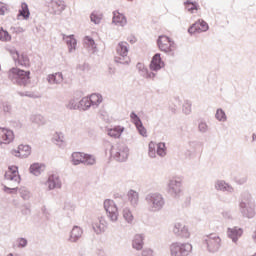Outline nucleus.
<instances>
[{"instance_id":"obj_1","label":"nucleus","mask_w":256,"mask_h":256,"mask_svg":"<svg viewBox=\"0 0 256 256\" xmlns=\"http://www.w3.org/2000/svg\"><path fill=\"white\" fill-rule=\"evenodd\" d=\"M255 207V200L253 199V196H251L249 192H244L239 203V209L242 217L245 219H254L256 215Z\"/></svg>"},{"instance_id":"obj_2","label":"nucleus","mask_w":256,"mask_h":256,"mask_svg":"<svg viewBox=\"0 0 256 256\" xmlns=\"http://www.w3.org/2000/svg\"><path fill=\"white\" fill-rule=\"evenodd\" d=\"M156 43L158 49L163 53H166L168 57H175V50L177 49V46L175 45V41H173L169 36H158Z\"/></svg>"},{"instance_id":"obj_3","label":"nucleus","mask_w":256,"mask_h":256,"mask_svg":"<svg viewBox=\"0 0 256 256\" xmlns=\"http://www.w3.org/2000/svg\"><path fill=\"white\" fill-rule=\"evenodd\" d=\"M9 79H14L18 85H29L31 83V71L21 70L19 68H12L8 72Z\"/></svg>"},{"instance_id":"obj_4","label":"nucleus","mask_w":256,"mask_h":256,"mask_svg":"<svg viewBox=\"0 0 256 256\" xmlns=\"http://www.w3.org/2000/svg\"><path fill=\"white\" fill-rule=\"evenodd\" d=\"M146 203L148 205V211L157 213V211H161L165 206V199L161 194H148L146 196Z\"/></svg>"},{"instance_id":"obj_5","label":"nucleus","mask_w":256,"mask_h":256,"mask_svg":"<svg viewBox=\"0 0 256 256\" xmlns=\"http://www.w3.org/2000/svg\"><path fill=\"white\" fill-rule=\"evenodd\" d=\"M193 251V246L190 243L176 242L170 245V252L172 256H189Z\"/></svg>"},{"instance_id":"obj_6","label":"nucleus","mask_w":256,"mask_h":256,"mask_svg":"<svg viewBox=\"0 0 256 256\" xmlns=\"http://www.w3.org/2000/svg\"><path fill=\"white\" fill-rule=\"evenodd\" d=\"M204 245H206L209 253H217L221 248V238L217 234H209L204 239Z\"/></svg>"},{"instance_id":"obj_7","label":"nucleus","mask_w":256,"mask_h":256,"mask_svg":"<svg viewBox=\"0 0 256 256\" xmlns=\"http://www.w3.org/2000/svg\"><path fill=\"white\" fill-rule=\"evenodd\" d=\"M103 205L108 219H110V221H117V219H119V208H117L115 201L106 199Z\"/></svg>"},{"instance_id":"obj_8","label":"nucleus","mask_w":256,"mask_h":256,"mask_svg":"<svg viewBox=\"0 0 256 256\" xmlns=\"http://www.w3.org/2000/svg\"><path fill=\"white\" fill-rule=\"evenodd\" d=\"M130 121L131 123H133L141 137H147V128H145V126L143 125V121L141 120V117H139V115H137L135 111H132L130 113Z\"/></svg>"},{"instance_id":"obj_9","label":"nucleus","mask_w":256,"mask_h":256,"mask_svg":"<svg viewBox=\"0 0 256 256\" xmlns=\"http://www.w3.org/2000/svg\"><path fill=\"white\" fill-rule=\"evenodd\" d=\"M168 193L171 197L179 199L181 197V181L179 180H170L168 183Z\"/></svg>"},{"instance_id":"obj_10","label":"nucleus","mask_w":256,"mask_h":256,"mask_svg":"<svg viewBox=\"0 0 256 256\" xmlns=\"http://www.w3.org/2000/svg\"><path fill=\"white\" fill-rule=\"evenodd\" d=\"M206 31H209V24H207V22L204 20H199L188 28V33L190 35L195 33H205Z\"/></svg>"},{"instance_id":"obj_11","label":"nucleus","mask_w":256,"mask_h":256,"mask_svg":"<svg viewBox=\"0 0 256 256\" xmlns=\"http://www.w3.org/2000/svg\"><path fill=\"white\" fill-rule=\"evenodd\" d=\"M163 67H165V62L163 61V58H161V53L154 54L149 64L150 71H161Z\"/></svg>"},{"instance_id":"obj_12","label":"nucleus","mask_w":256,"mask_h":256,"mask_svg":"<svg viewBox=\"0 0 256 256\" xmlns=\"http://www.w3.org/2000/svg\"><path fill=\"white\" fill-rule=\"evenodd\" d=\"M5 179L8 181H14L16 185L21 183V176H19V168L17 166H9L5 173Z\"/></svg>"},{"instance_id":"obj_13","label":"nucleus","mask_w":256,"mask_h":256,"mask_svg":"<svg viewBox=\"0 0 256 256\" xmlns=\"http://www.w3.org/2000/svg\"><path fill=\"white\" fill-rule=\"evenodd\" d=\"M105 227H107V220H105V217L103 216L97 218L92 223V229L97 233V235L105 233Z\"/></svg>"},{"instance_id":"obj_14","label":"nucleus","mask_w":256,"mask_h":256,"mask_svg":"<svg viewBox=\"0 0 256 256\" xmlns=\"http://www.w3.org/2000/svg\"><path fill=\"white\" fill-rule=\"evenodd\" d=\"M13 139H15V134L12 130L7 128H0V143L8 145V143H11Z\"/></svg>"},{"instance_id":"obj_15","label":"nucleus","mask_w":256,"mask_h":256,"mask_svg":"<svg viewBox=\"0 0 256 256\" xmlns=\"http://www.w3.org/2000/svg\"><path fill=\"white\" fill-rule=\"evenodd\" d=\"M227 235L229 239L232 240V243H237L240 237H243V228H239L237 226H234L233 228H228Z\"/></svg>"},{"instance_id":"obj_16","label":"nucleus","mask_w":256,"mask_h":256,"mask_svg":"<svg viewBox=\"0 0 256 256\" xmlns=\"http://www.w3.org/2000/svg\"><path fill=\"white\" fill-rule=\"evenodd\" d=\"M136 69H138L141 77H144L145 79H155V77L157 76L156 73L149 71V68L141 62L137 63Z\"/></svg>"},{"instance_id":"obj_17","label":"nucleus","mask_w":256,"mask_h":256,"mask_svg":"<svg viewBox=\"0 0 256 256\" xmlns=\"http://www.w3.org/2000/svg\"><path fill=\"white\" fill-rule=\"evenodd\" d=\"M13 155H15V157H21V158H25V157H29V155H31V146L29 145H19L17 150H13L12 151Z\"/></svg>"},{"instance_id":"obj_18","label":"nucleus","mask_w":256,"mask_h":256,"mask_svg":"<svg viewBox=\"0 0 256 256\" xmlns=\"http://www.w3.org/2000/svg\"><path fill=\"white\" fill-rule=\"evenodd\" d=\"M50 13H61L65 10V4L61 0H52L49 4Z\"/></svg>"},{"instance_id":"obj_19","label":"nucleus","mask_w":256,"mask_h":256,"mask_svg":"<svg viewBox=\"0 0 256 256\" xmlns=\"http://www.w3.org/2000/svg\"><path fill=\"white\" fill-rule=\"evenodd\" d=\"M145 235L136 234L132 240V248L136 251H142L143 245H145Z\"/></svg>"},{"instance_id":"obj_20","label":"nucleus","mask_w":256,"mask_h":256,"mask_svg":"<svg viewBox=\"0 0 256 256\" xmlns=\"http://www.w3.org/2000/svg\"><path fill=\"white\" fill-rule=\"evenodd\" d=\"M173 233H175L177 237H183L185 239L189 237V229H187L186 226L181 223L175 224Z\"/></svg>"},{"instance_id":"obj_21","label":"nucleus","mask_w":256,"mask_h":256,"mask_svg":"<svg viewBox=\"0 0 256 256\" xmlns=\"http://www.w3.org/2000/svg\"><path fill=\"white\" fill-rule=\"evenodd\" d=\"M111 157L116 159V161H120L121 163H123V161H127L129 154L125 150L117 151V149L112 148L111 149Z\"/></svg>"},{"instance_id":"obj_22","label":"nucleus","mask_w":256,"mask_h":256,"mask_svg":"<svg viewBox=\"0 0 256 256\" xmlns=\"http://www.w3.org/2000/svg\"><path fill=\"white\" fill-rule=\"evenodd\" d=\"M46 185H48L49 189H59L61 188V180L57 174H52L49 176Z\"/></svg>"},{"instance_id":"obj_23","label":"nucleus","mask_w":256,"mask_h":256,"mask_svg":"<svg viewBox=\"0 0 256 256\" xmlns=\"http://www.w3.org/2000/svg\"><path fill=\"white\" fill-rule=\"evenodd\" d=\"M215 189L216 191H223L227 193H233L234 191L233 187L223 180H218L215 182Z\"/></svg>"},{"instance_id":"obj_24","label":"nucleus","mask_w":256,"mask_h":256,"mask_svg":"<svg viewBox=\"0 0 256 256\" xmlns=\"http://www.w3.org/2000/svg\"><path fill=\"white\" fill-rule=\"evenodd\" d=\"M184 7L188 11V13H195V11H199V9H201V6H199V3L197 1L191 0H186L184 2Z\"/></svg>"},{"instance_id":"obj_25","label":"nucleus","mask_w":256,"mask_h":256,"mask_svg":"<svg viewBox=\"0 0 256 256\" xmlns=\"http://www.w3.org/2000/svg\"><path fill=\"white\" fill-rule=\"evenodd\" d=\"M113 23L123 27V25H127V18H125V15L121 14L120 12L115 11L113 16Z\"/></svg>"},{"instance_id":"obj_26","label":"nucleus","mask_w":256,"mask_h":256,"mask_svg":"<svg viewBox=\"0 0 256 256\" xmlns=\"http://www.w3.org/2000/svg\"><path fill=\"white\" fill-rule=\"evenodd\" d=\"M72 163L74 165H80V163H85V153L74 152L72 154Z\"/></svg>"},{"instance_id":"obj_27","label":"nucleus","mask_w":256,"mask_h":256,"mask_svg":"<svg viewBox=\"0 0 256 256\" xmlns=\"http://www.w3.org/2000/svg\"><path fill=\"white\" fill-rule=\"evenodd\" d=\"M129 201L132 207H137L139 205V192L130 189L129 190Z\"/></svg>"},{"instance_id":"obj_28","label":"nucleus","mask_w":256,"mask_h":256,"mask_svg":"<svg viewBox=\"0 0 256 256\" xmlns=\"http://www.w3.org/2000/svg\"><path fill=\"white\" fill-rule=\"evenodd\" d=\"M16 56H17L19 65H21L22 67H30L31 61L29 60V57L26 54L16 53Z\"/></svg>"},{"instance_id":"obj_29","label":"nucleus","mask_w":256,"mask_h":256,"mask_svg":"<svg viewBox=\"0 0 256 256\" xmlns=\"http://www.w3.org/2000/svg\"><path fill=\"white\" fill-rule=\"evenodd\" d=\"M124 128L121 126H116L108 130L109 137H113L114 139H119L121 137V133H123Z\"/></svg>"},{"instance_id":"obj_30","label":"nucleus","mask_w":256,"mask_h":256,"mask_svg":"<svg viewBox=\"0 0 256 256\" xmlns=\"http://www.w3.org/2000/svg\"><path fill=\"white\" fill-rule=\"evenodd\" d=\"M84 45L87 47V49H90V51H93L95 53V50L97 49V44H95V40L93 38L86 36L84 37Z\"/></svg>"},{"instance_id":"obj_31","label":"nucleus","mask_w":256,"mask_h":256,"mask_svg":"<svg viewBox=\"0 0 256 256\" xmlns=\"http://www.w3.org/2000/svg\"><path fill=\"white\" fill-rule=\"evenodd\" d=\"M83 235V230L79 226H75L70 234L71 241H77Z\"/></svg>"},{"instance_id":"obj_32","label":"nucleus","mask_w":256,"mask_h":256,"mask_svg":"<svg viewBox=\"0 0 256 256\" xmlns=\"http://www.w3.org/2000/svg\"><path fill=\"white\" fill-rule=\"evenodd\" d=\"M127 45H128L127 42H121L118 45L117 53H118V55H120V57H127L128 53H129Z\"/></svg>"},{"instance_id":"obj_33","label":"nucleus","mask_w":256,"mask_h":256,"mask_svg":"<svg viewBox=\"0 0 256 256\" xmlns=\"http://www.w3.org/2000/svg\"><path fill=\"white\" fill-rule=\"evenodd\" d=\"M44 169L45 166L35 163L30 166V173H32V175H41V172L44 171Z\"/></svg>"},{"instance_id":"obj_34","label":"nucleus","mask_w":256,"mask_h":256,"mask_svg":"<svg viewBox=\"0 0 256 256\" xmlns=\"http://www.w3.org/2000/svg\"><path fill=\"white\" fill-rule=\"evenodd\" d=\"M91 100L89 97H84L81 99V101L79 102V109H82V111H87V109H89V107H91Z\"/></svg>"},{"instance_id":"obj_35","label":"nucleus","mask_w":256,"mask_h":256,"mask_svg":"<svg viewBox=\"0 0 256 256\" xmlns=\"http://www.w3.org/2000/svg\"><path fill=\"white\" fill-rule=\"evenodd\" d=\"M215 117L217 121H220L222 123H225V121H227V114L225 113V110L222 108H218L216 110Z\"/></svg>"},{"instance_id":"obj_36","label":"nucleus","mask_w":256,"mask_h":256,"mask_svg":"<svg viewBox=\"0 0 256 256\" xmlns=\"http://www.w3.org/2000/svg\"><path fill=\"white\" fill-rule=\"evenodd\" d=\"M91 105H99L103 103V96L101 94H92L88 97Z\"/></svg>"},{"instance_id":"obj_37","label":"nucleus","mask_w":256,"mask_h":256,"mask_svg":"<svg viewBox=\"0 0 256 256\" xmlns=\"http://www.w3.org/2000/svg\"><path fill=\"white\" fill-rule=\"evenodd\" d=\"M156 153L159 155V157H165V155H167V147L165 146V142H160L157 144Z\"/></svg>"},{"instance_id":"obj_38","label":"nucleus","mask_w":256,"mask_h":256,"mask_svg":"<svg viewBox=\"0 0 256 256\" xmlns=\"http://www.w3.org/2000/svg\"><path fill=\"white\" fill-rule=\"evenodd\" d=\"M19 15L24 19H29V6L26 3L21 4V9L19 10Z\"/></svg>"},{"instance_id":"obj_39","label":"nucleus","mask_w":256,"mask_h":256,"mask_svg":"<svg viewBox=\"0 0 256 256\" xmlns=\"http://www.w3.org/2000/svg\"><path fill=\"white\" fill-rule=\"evenodd\" d=\"M63 81V74L62 73H56L49 76V82L50 83H61Z\"/></svg>"},{"instance_id":"obj_40","label":"nucleus","mask_w":256,"mask_h":256,"mask_svg":"<svg viewBox=\"0 0 256 256\" xmlns=\"http://www.w3.org/2000/svg\"><path fill=\"white\" fill-rule=\"evenodd\" d=\"M90 19H91L92 23L99 25V23H101V20L103 19V14H101L99 12H93L90 16Z\"/></svg>"},{"instance_id":"obj_41","label":"nucleus","mask_w":256,"mask_h":256,"mask_svg":"<svg viewBox=\"0 0 256 256\" xmlns=\"http://www.w3.org/2000/svg\"><path fill=\"white\" fill-rule=\"evenodd\" d=\"M155 142L151 141L148 145V155L149 157H151L152 159H155V157L157 156V151L155 150Z\"/></svg>"},{"instance_id":"obj_42","label":"nucleus","mask_w":256,"mask_h":256,"mask_svg":"<svg viewBox=\"0 0 256 256\" xmlns=\"http://www.w3.org/2000/svg\"><path fill=\"white\" fill-rule=\"evenodd\" d=\"M66 42L70 51L72 49H75V47H77V40L73 36L66 37Z\"/></svg>"},{"instance_id":"obj_43","label":"nucleus","mask_w":256,"mask_h":256,"mask_svg":"<svg viewBox=\"0 0 256 256\" xmlns=\"http://www.w3.org/2000/svg\"><path fill=\"white\" fill-rule=\"evenodd\" d=\"M0 41H11V34H9V32L3 28H0Z\"/></svg>"},{"instance_id":"obj_44","label":"nucleus","mask_w":256,"mask_h":256,"mask_svg":"<svg viewBox=\"0 0 256 256\" xmlns=\"http://www.w3.org/2000/svg\"><path fill=\"white\" fill-rule=\"evenodd\" d=\"M198 131H200V133H207V131H209V126L207 125V123L205 121L199 122Z\"/></svg>"},{"instance_id":"obj_45","label":"nucleus","mask_w":256,"mask_h":256,"mask_svg":"<svg viewBox=\"0 0 256 256\" xmlns=\"http://www.w3.org/2000/svg\"><path fill=\"white\" fill-rule=\"evenodd\" d=\"M95 162L96 160L94 156L85 154V160L83 163H86V165H95Z\"/></svg>"},{"instance_id":"obj_46","label":"nucleus","mask_w":256,"mask_h":256,"mask_svg":"<svg viewBox=\"0 0 256 256\" xmlns=\"http://www.w3.org/2000/svg\"><path fill=\"white\" fill-rule=\"evenodd\" d=\"M154 253L151 248H142L141 256H155Z\"/></svg>"},{"instance_id":"obj_47","label":"nucleus","mask_w":256,"mask_h":256,"mask_svg":"<svg viewBox=\"0 0 256 256\" xmlns=\"http://www.w3.org/2000/svg\"><path fill=\"white\" fill-rule=\"evenodd\" d=\"M183 113H185V115H189L191 113V104L189 101H187L184 105H183V109H182Z\"/></svg>"},{"instance_id":"obj_48","label":"nucleus","mask_w":256,"mask_h":256,"mask_svg":"<svg viewBox=\"0 0 256 256\" xmlns=\"http://www.w3.org/2000/svg\"><path fill=\"white\" fill-rule=\"evenodd\" d=\"M5 193H17V186L7 187L4 186Z\"/></svg>"},{"instance_id":"obj_49","label":"nucleus","mask_w":256,"mask_h":256,"mask_svg":"<svg viewBox=\"0 0 256 256\" xmlns=\"http://www.w3.org/2000/svg\"><path fill=\"white\" fill-rule=\"evenodd\" d=\"M54 139L55 141H60L63 143V141H65V135H63V133H57Z\"/></svg>"},{"instance_id":"obj_50","label":"nucleus","mask_w":256,"mask_h":256,"mask_svg":"<svg viewBox=\"0 0 256 256\" xmlns=\"http://www.w3.org/2000/svg\"><path fill=\"white\" fill-rule=\"evenodd\" d=\"M5 13H7V6L0 2V15H4Z\"/></svg>"},{"instance_id":"obj_51","label":"nucleus","mask_w":256,"mask_h":256,"mask_svg":"<svg viewBox=\"0 0 256 256\" xmlns=\"http://www.w3.org/2000/svg\"><path fill=\"white\" fill-rule=\"evenodd\" d=\"M222 216L224 219H233V216L231 215V211H223Z\"/></svg>"},{"instance_id":"obj_52","label":"nucleus","mask_w":256,"mask_h":256,"mask_svg":"<svg viewBox=\"0 0 256 256\" xmlns=\"http://www.w3.org/2000/svg\"><path fill=\"white\" fill-rule=\"evenodd\" d=\"M189 146L192 147L193 149H197L199 142L198 141H190Z\"/></svg>"},{"instance_id":"obj_53","label":"nucleus","mask_w":256,"mask_h":256,"mask_svg":"<svg viewBox=\"0 0 256 256\" xmlns=\"http://www.w3.org/2000/svg\"><path fill=\"white\" fill-rule=\"evenodd\" d=\"M27 245V240L21 238L19 239V247H25Z\"/></svg>"},{"instance_id":"obj_54","label":"nucleus","mask_w":256,"mask_h":256,"mask_svg":"<svg viewBox=\"0 0 256 256\" xmlns=\"http://www.w3.org/2000/svg\"><path fill=\"white\" fill-rule=\"evenodd\" d=\"M129 43H131V45L137 43V38L134 35H131L129 38Z\"/></svg>"},{"instance_id":"obj_55","label":"nucleus","mask_w":256,"mask_h":256,"mask_svg":"<svg viewBox=\"0 0 256 256\" xmlns=\"http://www.w3.org/2000/svg\"><path fill=\"white\" fill-rule=\"evenodd\" d=\"M189 205H191V197L186 198L183 207H189Z\"/></svg>"},{"instance_id":"obj_56","label":"nucleus","mask_w":256,"mask_h":256,"mask_svg":"<svg viewBox=\"0 0 256 256\" xmlns=\"http://www.w3.org/2000/svg\"><path fill=\"white\" fill-rule=\"evenodd\" d=\"M4 111H5L6 113H9V111H11V106L8 105V104H5V105H4Z\"/></svg>"},{"instance_id":"obj_57","label":"nucleus","mask_w":256,"mask_h":256,"mask_svg":"<svg viewBox=\"0 0 256 256\" xmlns=\"http://www.w3.org/2000/svg\"><path fill=\"white\" fill-rule=\"evenodd\" d=\"M38 119H43V117H42V116H35V117L33 118V121H34L35 123H39V121H37Z\"/></svg>"},{"instance_id":"obj_58","label":"nucleus","mask_w":256,"mask_h":256,"mask_svg":"<svg viewBox=\"0 0 256 256\" xmlns=\"http://www.w3.org/2000/svg\"><path fill=\"white\" fill-rule=\"evenodd\" d=\"M134 217L133 214L131 213V211H129V221L131 223V221H133Z\"/></svg>"},{"instance_id":"obj_59","label":"nucleus","mask_w":256,"mask_h":256,"mask_svg":"<svg viewBox=\"0 0 256 256\" xmlns=\"http://www.w3.org/2000/svg\"><path fill=\"white\" fill-rule=\"evenodd\" d=\"M170 111H171V113H176L177 112V108L172 107V108H170Z\"/></svg>"},{"instance_id":"obj_60","label":"nucleus","mask_w":256,"mask_h":256,"mask_svg":"<svg viewBox=\"0 0 256 256\" xmlns=\"http://www.w3.org/2000/svg\"><path fill=\"white\" fill-rule=\"evenodd\" d=\"M252 239L256 243V230L254 231V234L252 235Z\"/></svg>"},{"instance_id":"obj_61","label":"nucleus","mask_w":256,"mask_h":256,"mask_svg":"<svg viewBox=\"0 0 256 256\" xmlns=\"http://www.w3.org/2000/svg\"><path fill=\"white\" fill-rule=\"evenodd\" d=\"M252 141H256V134L255 133L252 134Z\"/></svg>"},{"instance_id":"obj_62","label":"nucleus","mask_w":256,"mask_h":256,"mask_svg":"<svg viewBox=\"0 0 256 256\" xmlns=\"http://www.w3.org/2000/svg\"><path fill=\"white\" fill-rule=\"evenodd\" d=\"M125 219H127V214H124Z\"/></svg>"},{"instance_id":"obj_63","label":"nucleus","mask_w":256,"mask_h":256,"mask_svg":"<svg viewBox=\"0 0 256 256\" xmlns=\"http://www.w3.org/2000/svg\"><path fill=\"white\" fill-rule=\"evenodd\" d=\"M129 1H133V0H129Z\"/></svg>"}]
</instances>
